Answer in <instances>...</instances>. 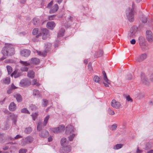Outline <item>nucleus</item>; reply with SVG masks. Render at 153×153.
<instances>
[{
    "label": "nucleus",
    "instance_id": "29",
    "mask_svg": "<svg viewBox=\"0 0 153 153\" xmlns=\"http://www.w3.org/2000/svg\"><path fill=\"white\" fill-rule=\"evenodd\" d=\"M123 144H117L114 146L113 148L114 149L117 150L122 147Z\"/></svg>",
    "mask_w": 153,
    "mask_h": 153
},
{
    "label": "nucleus",
    "instance_id": "12",
    "mask_svg": "<svg viewBox=\"0 0 153 153\" xmlns=\"http://www.w3.org/2000/svg\"><path fill=\"white\" fill-rule=\"evenodd\" d=\"M30 53V51L28 49H24L22 51L21 54L22 56L24 57H28Z\"/></svg>",
    "mask_w": 153,
    "mask_h": 153
},
{
    "label": "nucleus",
    "instance_id": "41",
    "mask_svg": "<svg viewBox=\"0 0 153 153\" xmlns=\"http://www.w3.org/2000/svg\"><path fill=\"white\" fill-rule=\"evenodd\" d=\"M38 115V112H35V113H33L31 115V116L32 117V118L33 120H35L36 119Z\"/></svg>",
    "mask_w": 153,
    "mask_h": 153
},
{
    "label": "nucleus",
    "instance_id": "8",
    "mask_svg": "<svg viewBox=\"0 0 153 153\" xmlns=\"http://www.w3.org/2000/svg\"><path fill=\"white\" fill-rule=\"evenodd\" d=\"M111 106L114 108L118 109L121 107V104L118 101H117L116 100L113 99L111 102Z\"/></svg>",
    "mask_w": 153,
    "mask_h": 153
},
{
    "label": "nucleus",
    "instance_id": "54",
    "mask_svg": "<svg viewBox=\"0 0 153 153\" xmlns=\"http://www.w3.org/2000/svg\"><path fill=\"white\" fill-rule=\"evenodd\" d=\"M132 77V76L131 74H129L127 76V79L128 80H130L131 79Z\"/></svg>",
    "mask_w": 153,
    "mask_h": 153
},
{
    "label": "nucleus",
    "instance_id": "34",
    "mask_svg": "<svg viewBox=\"0 0 153 153\" xmlns=\"http://www.w3.org/2000/svg\"><path fill=\"white\" fill-rule=\"evenodd\" d=\"M42 127V123L41 122H39L37 127V129L38 131H40Z\"/></svg>",
    "mask_w": 153,
    "mask_h": 153
},
{
    "label": "nucleus",
    "instance_id": "2",
    "mask_svg": "<svg viewBox=\"0 0 153 153\" xmlns=\"http://www.w3.org/2000/svg\"><path fill=\"white\" fill-rule=\"evenodd\" d=\"M126 16L127 19L131 22L134 20V9L133 7H129L126 10Z\"/></svg>",
    "mask_w": 153,
    "mask_h": 153
},
{
    "label": "nucleus",
    "instance_id": "20",
    "mask_svg": "<svg viewBox=\"0 0 153 153\" xmlns=\"http://www.w3.org/2000/svg\"><path fill=\"white\" fill-rule=\"evenodd\" d=\"M33 95L37 97H40L41 94L39 91L37 89H34L33 91Z\"/></svg>",
    "mask_w": 153,
    "mask_h": 153
},
{
    "label": "nucleus",
    "instance_id": "17",
    "mask_svg": "<svg viewBox=\"0 0 153 153\" xmlns=\"http://www.w3.org/2000/svg\"><path fill=\"white\" fill-rule=\"evenodd\" d=\"M21 73L19 71H18L17 70H15L13 73L11 75V76L13 77L14 75V77L15 78H17L20 76L21 75Z\"/></svg>",
    "mask_w": 153,
    "mask_h": 153
},
{
    "label": "nucleus",
    "instance_id": "37",
    "mask_svg": "<svg viewBox=\"0 0 153 153\" xmlns=\"http://www.w3.org/2000/svg\"><path fill=\"white\" fill-rule=\"evenodd\" d=\"M71 134H70V136L68 137L69 140L70 141L73 140L76 135L75 133H74V132L72 133Z\"/></svg>",
    "mask_w": 153,
    "mask_h": 153
},
{
    "label": "nucleus",
    "instance_id": "61",
    "mask_svg": "<svg viewBox=\"0 0 153 153\" xmlns=\"http://www.w3.org/2000/svg\"><path fill=\"white\" fill-rule=\"evenodd\" d=\"M103 83L104 85V86L106 87H109V85H108V83H106L104 82H103Z\"/></svg>",
    "mask_w": 153,
    "mask_h": 153
},
{
    "label": "nucleus",
    "instance_id": "57",
    "mask_svg": "<svg viewBox=\"0 0 153 153\" xmlns=\"http://www.w3.org/2000/svg\"><path fill=\"white\" fill-rule=\"evenodd\" d=\"M30 108L33 110H34L36 109L35 106L33 105H32L30 106Z\"/></svg>",
    "mask_w": 153,
    "mask_h": 153
},
{
    "label": "nucleus",
    "instance_id": "19",
    "mask_svg": "<svg viewBox=\"0 0 153 153\" xmlns=\"http://www.w3.org/2000/svg\"><path fill=\"white\" fill-rule=\"evenodd\" d=\"M39 62V60L36 58H32L30 59V62L31 64L36 65Z\"/></svg>",
    "mask_w": 153,
    "mask_h": 153
},
{
    "label": "nucleus",
    "instance_id": "52",
    "mask_svg": "<svg viewBox=\"0 0 153 153\" xmlns=\"http://www.w3.org/2000/svg\"><path fill=\"white\" fill-rule=\"evenodd\" d=\"M27 150L25 149H21L19 150V153H25Z\"/></svg>",
    "mask_w": 153,
    "mask_h": 153
},
{
    "label": "nucleus",
    "instance_id": "25",
    "mask_svg": "<svg viewBox=\"0 0 153 153\" xmlns=\"http://www.w3.org/2000/svg\"><path fill=\"white\" fill-rule=\"evenodd\" d=\"M140 18L142 22L143 23H146L147 22V19L146 17L143 14L140 16Z\"/></svg>",
    "mask_w": 153,
    "mask_h": 153
},
{
    "label": "nucleus",
    "instance_id": "38",
    "mask_svg": "<svg viewBox=\"0 0 153 153\" xmlns=\"http://www.w3.org/2000/svg\"><path fill=\"white\" fill-rule=\"evenodd\" d=\"M21 112L23 113L27 114H30V112L26 108H24L21 110Z\"/></svg>",
    "mask_w": 153,
    "mask_h": 153
},
{
    "label": "nucleus",
    "instance_id": "53",
    "mask_svg": "<svg viewBox=\"0 0 153 153\" xmlns=\"http://www.w3.org/2000/svg\"><path fill=\"white\" fill-rule=\"evenodd\" d=\"M22 137L21 135H16V136H15L14 137V139H18L19 138H22Z\"/></svg>",
    "mask_w": 153,
    "mask_h": 153
},
{
    "label": "nucleus",
    "instance_id": "24",
    "mask_svg": "<svg viewBox=\"0 0 153 153\" xmlns=\"http://www.w3.org/2000/svg\"><path fill=\"white\" fill-rule=\"evenodd\" d=\"M33 140V138L30 137H27L24 140V141L26 143H31Z\"/></svg>",
    "mask_w": 153,
    "mask_h": 153
},
{
    "label": "nucleus",
    "instance_id": "64",
    "mask_svg": "<svg viewBox=\"0 0 153 153\" xmlns=\"http://www.w3.org/2000/svg\"><path fill=\"white\" fill-rule=\"evenodd\" d=\"M147 153H153V150H151L148 152Z\"/></svg>",
    "mask_w": 153,
    "mask_h": 153
},
{
    "label": "nucleus",
    "instance_id": "39",
    "mask_svg": "<svg viewBox=\"0 0 153 153\" xmlns=\"http://www.w3.org/2000/svg\"><path fill=\"white\" fill-rule=\"evenodd\" d=\"M93 80L94 81L97 83H100V78L99 77L96 75L93 78Z\"/></svg>",
    "mask_w": 153,
    "mask_h": 153
},
{
    "label": "nucleus",
    "instance_id": "48",
    "mask_svg": "<svg viewBox=\"0 0 153 153\" xmlns=\"http://www.w3.org/2000/svg\"><path fill=\"white\" fill-rule=\"evenodd\" d=\"M48 101L45 99L43 100V102H42V105L44 107L46 106L48 104Z\"/></svg>",
    "mask_w": 153,
    "mask_h": 153
},
{
    "label": "nucleus",
    "instance_id": "15",
    "mask_svg": "<svg viewBox=\"0 0 153 153\" xmlns=\"http://www.w3.org/2000/svg\"><path fill=\"white\" fill-rule=\"evenodd\" d=\"M42 33L43 35L42 36V39H44L46 38L45 36L48 37L49 36L48 30L46 28H43L42 29Z\"/></svg>",
    "mask_w": 153,
    "mask_h": 153
},
{
    "label": "nucleus",
    "instance_id": "40",
    "mask_svg": "<svg viewBox=\"0 0 153 153\" xmlns=\"http://www.w3.org/2000/svg\"><path fill=\"white\" fill-rule=\"evenodd\" d=\"M3 82L6 84H9L10 82V77H6L3 80Z\"/></svg>",
    "mask_w": 153,
    "mask_h": 153
},
{
    "label": "nucleus",
    "instance_id": "1",
    "mask_svg": "<svg viewBox=\"0 0 153 153\" xmlns=\"http://www.w3.org/2000/svg\"><path fill=\"white\" fill-rule=\"evenodd\" d=\"M14 48L10 45H6L2 49L1 53L3 56L1 58L3 60L7 58V56H10L14 55L15 53Z\"/></svg>",
    "mask_w": 153,
    "mask_h": 153
},
{
    "label": "nucleus",
    "instance_id": "9",
    "mask_svg": "<svg viewBox=\"0 0 153 153\" xmlns=\"http://www.w3.org/2000/svg\"><path fill=\"white\" fill-rule=\"evenodd\" d=\"M141 82L143 84L147 85L149 83V81L144 74H142L141 75Z\"/></svg>",
    "mask_w": 153,
    "mask_h": 153
},
{
    "label": "nucleus",
    "instance_id": "59",
    "mask_svg": "<svg viewBox=\"0 0 153 153\" xmlns=\"http://www.w3.org/2000/svg\"><path fill=\"white\" fill-rule=\"evenodd\" d=\"M143 152L142 150H140L138 148L136 151V152L137 153H141Z\"/></svg>",
    "mask_w": 153,
    "mask_h": 153
},
{
    "label": "nucleus",
    "instance_id": "49",
    "mask_svg": "<svg viewBox=\"0 0 153 153\" xmlns=\"http://www.w3.org/2000/svg\"><path fill=\"white\" fill-rule=\"evenodd\" d=\"M126 100L128 102H132V100L131 98H130L129 95H128L126 96Z\"/></svg>",
    "mask_w": 153,
    "mask_h": 153
},
{
    "label": "nucleus",
    "instance_id": "55",
    "mask_svg": "<svg viewBox=\"0 0 153 153\" xmlns=\"http://www.w3.org/2000/svg\"><path fill=\"white\" fill-rule=\"evenodd\" d=\"M53 3V1H51L50 3H49L47 6V7L48 8H50L51 6L52 5Z\"/></svg>",
    "mask_w": 153,
    "mask_h": 153
},
{
    "label": "nucleus",
    "instance_id": "6",
    "mask_svg": "<svg viewBox=\"0 0 153 153\" xmlns=\"http://www.w3.org/2000/svg\"><path fill=\"white\" fill-rule=\"evenodd\" d=\"M146 36V39L149 42L152 43L153 42V34L151 31L147 30Z\"/></svg>",
    "mask_w": 153,
    "mask_h": 153
},
{
    "label": "nucleus",
    "instance_id": "58",
    "mask_svg": "<svg viewBox=\"0 0 153 153\" xmlns=\"http://www.w3.org/2000/svg\"><path fill=\"white\" fill-rule=\"evenodd\" d=\"M16 87L13 84H12L11 85V90H12V89H16Z\"/></svg>",
    "mask_w": 153,
    "mask_h": 153
},
{
    "label": "nucleus",
    "instance_id": "28",
    "mask_svg": "<svg viewBox=\"0 0 153 153\" xmlns=\"http://www.w3.org/2000/svg\"><path fill=\"white\" fill-rule=\"evenodd\" d=\"M103 53V52L102 50H100L96 54L94 55V57L95 58H98L102 56Z\"/></svg>",
    "mask_w": 153,
    "mask_h": 153
},
{
    "label": "nucleus",
    "instance_id": "11",
    "mask_svg": "<svg viewBox=\"0 0 153 153\" xmlns=\"http://www.w3.org/2000/svg\"><path fill=\"white\" fill-rule=\"evenodd\" d=\"M147 55L146 53L141 54L137 59L136 61L138 62H141L146 59Z\"/></svg>",
    "mask_w": 153,
    "mask_h": 153
},
{
    "label": "nucleus",
    "instance_id": "3",
    "mask_svg": "<svg viewBox=\"0 0 153 153\" xmlns=\"http://www.w3.org/2000/svg\"><path fill=\"white\" fill-rule=\"evenodd\" d=\"M68 141H67L66 139L65 138H63L61 140V145L63 147V149L66 153L70 152L71 150L70 146L68 145Z\"/></svg>",
    "mask_w": 153,
    "mask_h": 153
},
{
    "label": "nucleus",
    "instance_id": "27",
    "mask_svg": "<svg viewBox=\"0 0 153 153\" xmlns=\"http://www.w3.org/2000/svg\"><path fill=\"white\" fill-rule=\"evenodd\" d=\"M33 24L35 25H38L40 23V21L38 18H34L33 19Z\"/></svg>",
    "mask_w": 153,
    "mask_h": 153
},
{
    "label": "nucleus",
    "instance_id": "56",
    "mask_svg": "<svg viewBox=\"0 0 153 153\" xmlns=\"http://www.w3.org/2000/svg\"><path fill=\"white\" fill-rule=\"evenodd\" d=\"M130 43L131 44H134L136 43V40L135 39H133L130 41Z\"/></svg>",
    "mask_w": 153,
    "mask_h": 153
},
{
    "label": "nucleus",
    "instance_id": "35",
    "mask_svg": "<svg viewBox=\"0 0 153 153\" xmlns=\"http://www.w3.org/2000/svg\"><path fill=\"white\" fill-rule=\"evenodd\" d=\"M58 128L59 129V133L61 132L64 131L65 126L63 125H60Z\"/></svg>",
    "mask_w": 153,
    "mask_h": 153
},
{
    "label": "nucleus",
    "instance_id": "21",
    "mask_svg": "<svg viewBox=\"0 0 153 153\" xmlns=\"http://www.w3.org/2000/svg\"><path fill=\"white\" fill-rule=\"evenodd\" d=\"M102 74L103 76V79L107 83H108V84H110V81L108 79L106 76V74L105 71H103Z\"/></svg>",
    "mask_w": 153,
    "mask_h": 153
},
{
    "label": "nucleus",
    "instance_id": "32",
    "mask_svg": "<svg viewBox=\"0 0 153 153\" xmlns=\"http://www.w3.org/2000/svg\"><path fill=\"white\" fill-rule=\"evenodd\" d=\"M20 63H21L23 66H27L30 65V63L27 61H23L20 60Z\"/></svg>",
    "mask_w": 153,
    "mask_h": 153
},
{
    "label": "nucleus",
    "instance_id": "60",
    "mask_svg": "<svg viewBox=\"0 0 153 153\" xmlns=\"http://www.w3.org/2000/svg\"><path fill=\"white\" fill-rule=\"evenodd\" d=\"M88 69L90 71H91L92 69V68L91 67V65L90 63H89V64H88Z\"/></svg>",
    "mask_w": 153,
    "mask_h": 153
},
{
    "label": "nucleus",
    "instance_id": "23",
    "mask_svg": "<svg viewBox=\"0 0 153 153\" xmlns=\"http://www.w3.org/2000/svg\"><path fill=\"white\" fill-rule=\"evenodd\" d=\"M14 97L16 99L18 102H20L22 101V96L19 94H16L14 95Z\"/></svg>",
    "mask_w": 153,
    "mask_h": 153
},
{
    "label": "nucleus",
    "instance_id": "44",
    "mask_svg": "<svg viewBox=\"0 0 153 153\" xmlns=\"http://www.w3.org/2000/svg\"><path fill=\"white\" fill-rule=\"evenodd\" d=\"M37 53L39 55L45 56L46 55L47 52L46 51L44 52L38 51Z\"/></svg>",
    "mask_w": 153,
    "mask_h": 153
},
{
    "label": "nucleus",
    "instance_id": "18",
    "mask_svg": "<svg viewBox=\"0 0 153 153\" xmlns=\"http://www.w3.org/2000/svg\"><path fill=\"white\" fill-rule=\"evenodd\" d=\"M16 108V105L13 102H11L9 105V109L11 111H14Z\"/></svg>",
    "mask_w": 153,
    "mask_h": 153
},
{
    "label": "nucleus",
    "instance_id": "51",
    "mask_svg": "<svg viewBox=\"0 0 153 153\" xmlns=\"http://www.w3.org/2000/svg\"><path fill=\"white\" fill-rule=\"evenodd\" d=\"M21 70L22 71H27L28 70V68L26 67H22L21 68Z\"/></svg>",
    "mask_w": 153,
    "mask_h": 153
},
{
    "label": "nucleus",
    "instance_id": "30",
    "mask_svg": "<svg viewBox=\"0 0 153 153\" xmlns=\"http://www.w3.org/2000/svg\"><path fill=\"white\" fill-rule=\"evenodd\" d=\"M37 80L36 79H34L31 82H30V85H36L37 86H39L40 85V84L37 82Z\"/></svg>",
    "mask_w": 153,
    "mask_h": 153
},
{
    "label": "nucleus",
    "instance_id": "43",
    "mask_svg": "<svg viewBox=\"0 0 153 153\" xmlns=\"http://www.w3.org/2000/svg\"><path fill=\"white\" fill-rule=\"evenodd\" d=\"M7 68L8 71V74H10L12 71V68L10 66L7 65Z\"/></svg>",
    "mask_w": 153,
    "mask_h": 153
},
{
    "label": "nucleus",
    "instance_id": "4",
    "mask_svg": "<svg viewBox=\"0 0 153 153\" xmlns=\"http://www.w3.org/2000/svg\"><path fill=\"white\" fill-rule=\"evenodd\" d=\"M139 43L142 50L143 51L148 50L149 49L148 44L146 42L145 38L142 36H141L139 38Z\"/></svg>",
    "mask_w": 153,
    "mask_h": 153
},
{
    "label": "nucleus",
    "instance_id": "45",
    "mask_svg": "<svg viewBox=\"0 0 153 153\" xmlns=\"http://www.w3.org/2000/svg\"><path fill=\"white\" fill-rule=\"evenodd\" d=\"M10 116L13 120H17L18 116L16 114H11Z\"/></svg>",
    "mask_w": 153,
    "mask_h": 153
},
{
    "label": "nucleus",
    "instance_id": "16",
    "mask_svg": "<svg viewBox=\"0 0 153 153\" xmlns=\"http://www.w3.org/2000/svg\"><path fill=\"white\" fill-rule=\"evenodd\" d=\"M49 135V133L46 130H43L42 132L39 134V136L41 137L45 138L46 137Z\"/></svg>",
    "mask_w": 153,
    "mask_h": 153
},
{
    "label": "nucleus",
    "instance_id": "31",
    "mask_svg": "<svg viewBox=\"0 0 153 153\" xmlns=\"http://www.w3.org/2000/svg\"><path fill=\"white\" fill-rule=\"evenodd\" d=\"M50 118L49 115L47 116L45 118L43 122V125L44 126H46L47 125L48 121Z\"/></svg>",
    "mask_w": 153,
    "mask_h": 153
},
{
    "label": "nucleus",
    "instance_id": "14",
    "mask_svg": "<svg viewBox=\"0 0 153 153\" xmlns=\"http://www.w3.org/2000/svg\"><path fill=\"white\" fill-rule=\"evenodd\" d=\"M59 8L58 6L56 4H54L50 10L49 12L50 13H53L56 12Z\"/></svg>",
    "mask_w": 153,
    "mask_h": 153
},
{
    "label": "nucleus",
    "instance_id": "13",
    "mask_svg": "<svg viewBox=\"0 0 153 153\" xmlns=\"http://www.w3.org/2000/svg\"><path fill=\"white\" fill-rule=\"evenodd\" d=\"M56 26L55 23L53 21L48 22L47 23V27L51 30H53Z\"/></svg>",
    "mask_w": 153,
    "mask_h": 153
},
{
    "label": "nucleus",
    "instance_id": "22",
    "mask_svg": "<svg viewBox=\"0 0 153 153\" xmlns=\"http://www.w3.org/2000/svg\"><path fill=\"white\" fill-rule=\"evenodd\" d=\"M35 75L34 72L33 71H29L27 73V76L30 78H33L34 77Z\"/></svg>",
    "mask_w": 153,
    "mask_h": 153
},
{
    "label": "nucleus",
    "instance_id": "5",
    "mask_svg": "<svg viewBox=\"0 0 153 153\" xmlns=\"http://www.w3.org/2000/svg\"><path fill=\"white\" fill-rule=\"evenodd\" d=\"M138 30V27L136 26H134L130 28L128 33V36L130 37H134Z\"/></svg>",
    "mask_w": 153,
    "mask_h": 153
},
{
    "label": "nucleus",
    "instance_id": "36",
    "mask_svg": "<svg viewBox=\"0 0 153 153\" xmlns=\"http://www.w3.org/2000/svg\"><path fill=\"white\" fill-rule=\"evenodd\" d=\"M60 18L59 17L56 16V15H53L49 16L48 19L50 20H52L56 19H57V18Z\"/></svg>",
    "mask_w": 153,
    "mask_h": 153
},
{
    "label": "nucleus",
    "instance_id": "42",
    "mask_svg": "<svg viewBox=\"0 0 153 153\" xmlns=\"http://www.w3.org/2000/svg\"><path fill=\"white\" fill-rule=\"evenodd\" d=\"M32 131L31 127L27 128H25L24 131V132L27 134H29Z\"/></svg>",
    "mask_w": 153,
    "mask_h": 153
},
{
    "label": "nucleus",
    "instance_id": "62",
    "mask_svg": "<svg viewBox=\"0 0 153 153\" xmlns=\"http://www.w3.org/2000/svg\"><path fill=\"white\" fill-rule=\"evenodd\" d=\"M52 138L51 137H50L48 138V140L49 142H51L52 141Z\"/></svg>",
    "mask_w": 153,
    "mask_h": 153
},
{
    "label": "nucleus",
    "instance_id": "33",
    "mask_svg": "<svg viewBox=\"0 0 153 153\" xmlns=\"http://www.w3.org/2000/svg\"><path fill=\"white\" fill-rule=\"evenodd\" d=\"M51 131L54 133H59V129L58 127L53 128H50Z\"/></svg>",
    "mask_w": 153,
    "mask_h": 153
},
{
    "label": "nucleus",
    "instance_id": "26",
    "mask_svg": "<svg viewBox=\"0 0 153 153\" xmlns=\"http://www.w3.org/2000/svg\"><path fill=\"white\" fill-rule=\"evenodd\" d=\"M65 30L64 28H62L60 30L58 35V37L62 36H63Z\"/></svg>",
    "mask_w": 153,
    "mask_h": 153
},
{
    "label": "nucleus",
    "instance_id": "7",
    "mask_svg": "<svg viewBox=\"0 0 153 153\" xmlns=\"http://www.w3.org/2000/svg\"><path fill=\"white\" fill-rule=\"evenodd\" d=\"M30 85V81L27 79H22L19 83V85L22 87L27 86Z\"/></svg>",
    "mask_w": 153,
    "mask_h": 153
},
{
    "label": "nucleus",
    "instance_id": "63",
    "mask_svg": "<svg viewBox=\"0 0 153 153\" xmlns=\"http://www.w3.org/2000/svg\"><path fill=\"white\" fill-rule=\"evenodd\" d=\"M11 91H12V90L11 89H9L7 91V93L8 94H10L11 92Z\"/></svg>",
    "mask_w": 153,
    "mask_h": 153
},
{
    "label": "nucleus",
    "instance_id": "46",
    "mask_svg": "<svg viewBox=\"0 0 153 153\" xmlns=\"http://www.w3.org/2000/svg\"><path fill=\"white\" fill-rule=\"evenodd\" d=\"M117 125L116 124H114L111 125L110 128V129L112 130H115L117 127Z\"/></svg>",
    "mask_w": 153,
    "mask_h": 153
},
{
    "label": "nucleus",
    "instance_id": "47",
    "mask_svg": "<svg viewBox=\"0 0 153 153\" xmlns=\"http://www.w3.org/2000/svg\"><path fill=\"white\" fill-rule=\"evenodd\" d=\"M108 112L109 114L111 115H113L114 114V111L111 109L110 108L108 109Z\"/></svg>",
    "mask_w": 153,
    "mask_h": 153
},
{
    "label": "nucleus",
    "instance_id": "10",
    "mask_svg": "<svg viewBox=\"0 0 153 153\" xmlns=\"http://www.w3.org/2000/svg\"><path fill=\"white\" fill-rule=\"evenodd\" d=\"M74 132V128L71 125H68L66 126L65 133L67 134H70Z\"/></svg>",
    "mask_w": 153,
    "mask_h": 153
},
{
    "label": "nucleus",
    "instance_id": "50",
    "mask_svg": "<svg viewBox=\"0 0 153 153\" xmlns=\"http://www.w3.org/2000/svg\"><path fill=\"white\" fill-rule=\"evenodd\" d=\"M38 29L35 28L33 30L32 33L33 35H36L38 33Z\"/></svg>",
    "mask_w": 153,
    "mask_h": 153
}]
</instances>
